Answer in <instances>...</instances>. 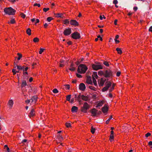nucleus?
<instances>
[{
    "label": "nucleus",
    "mask_w": 152,
    "mask_h": 152,
    "mask_svg": "<svg viewBox=\"0 0 152 152\" xmlns=\"http://www.w3.org/2000/svg\"><path fill=\"white\" fill-rule=\"evenodd\" d=\"M35 115V112L34 109L32 108L30 112L28 114V116L31 118V117H33Z\"/></svg>",
    "instance_id": "nucleus-13"
},
{
    "label": "nucleus",
    "mask_w": 152,
    "mask_h": 152,
    "mask_svg": "<svg viewBox=\"0 0 152 152\" xmlns=\"http://www.w3.org/2000/svg\"><path fill=\"white\" fill-rule=\"evenodd\" d=\"M4 12L6 14L9 15H14L16 12V10L11 7H6L4 9Z\"/></svg>",
    "instance_id": "nucleus-2"
},
{
    "label": "nucleus",
    "mask_w": 152,
    "mask_h": 152,
    "mask_svg": "<svg viewBox=\"0 0 152 152\" xmlns=\"http://www.w3.org/2000/svg\"><path fill=\"white\" fill-rule=\"evenodd\" d=\"M104 72L100 70L98 72V75H103L104 76Z\"/></svg>",
    "instance_id": "nucleus-27"
},
{
    "label": "nucleus",
    "mask_w": 152,
    "mask_h": 152,
    "mask_svg": "<svg viewBox=\"0 0 152 152\" xmlns=\"http://www.w3.org/2000/svg\"><path fill=\"white\" fill-rule=\"evenodd\" d=\"M77 110L78 107L75 106H73L71 109V111L72 113L77 112Z\"/></svg>",
    "instance_id": "nucleus-15"
},
{
    "label": "nucleus",
    "mask_w": 152,
    "mask_h": 152,
    "mask_svg": "<svg viewBox=\"0 0 152 152\" xmlns=\"http://www.w3.org/2000/svg\"><path fill=\"white\" fill-rule=\"evenodd\" d=\"M53 91L54 93H57L58 92V90L56 88L54 89L53 90Z\"/></svg>",
    "instance_id": "nucleus-41"
},
{
    "label": "nucleus",
    "mask_w": 152,
    "mask_h": 152,
    "mask_svg": "<svg viewBox=\"0 0 152 152\" xmlns=\"http://www.w3.org/2000/svg\"><path fill=\"white\" fill-rule=\"evenodd\" d=\"M121 72H118L116 73V76L118 77H119L120 76L121 74Z\"/></svg>",
    "instance_id": "nucleus-57"
},
{
    "label": "nucleus",
    "mask_w": 152,
    "mask_h": 152,
    "mask_svg": "<svg viewBox=\"0 0 152 152\" xmlns=\"http://www.w3.org/2000/svg\"><path fill=\"white\" fill-rule=\"evenodd\" d=\"M88 88L91 89L92 90H94V91H96V88H95L94 87L91 86H88Z\"/></svg>",
    "instance_id": "nucleus-33"
},
{
    "label": "nucleus",
    "mask_w": 152,
    "mask_h": 152,
    "mask_svg": "<svg viewBox=\"0 0 152 152\" xmlns=\"http://www.w3.org/2000/svg\"><path fill=\"white\" fill-rule=\"evenodd\" d=\"M102 110L103 113H105L107 112L108 111V108L105 105L102 108Z\"/></svg>",
    "instance_id": "nucleus-16"
},
{
    "label": "nucleus",
    "mask_w": 152,
    "mask_h": 152,
    "mask_svg": "<svg viewBox=\"0 0 152 152\" xmlns=\"http://www.w3.org/2000/svg\"><path fill=\"white\" fill-rule=\"evenodd\" d=\"M112 83H111L109 81H107L105 83V85H106V87H107L108 88L111 86Z\"/></svg>",
    "instance_id": "nucleus-17"
},
{
    "label": "nucleus",
    "mask_w": 152,
    "mask_h": 152,
    "mask_svg": "<svg viewBox=\"0 0 152 152\" xmlns=\"http://www.w3.org/2000/svg\"><path fill=\"white\" fill-rule=\"evenodd\" d=\"M31 30L30 28H28L26 31V33L29 35L31 34Z\"/></svg>",
    "instance_id": "nucleus-24"
},
{
    "label": "nucleus",
    "mask_w": 152,
    "mask_h": 152,
    "mask_svg": "<svg viewBox=\"0 0 152 152\" xmlns=\"http://www.w3.org/2000/svg\"><path fill=\"white\" fill-rule=\"evenodd\" d=\"M113 72L110 69H107L104 72V76L105 77H109L113 76Z\"/></svg>",
    "instance_id": "nucleus-3"
},
{
    "label": "nucleus",
    "mask_w": 152,
    "mask_h": 152,
    "mask_svg": "<svg viewBox=\"0 0 152 152\" xmlns=\"http://www.w3.org/2000/svg\"><path fill=\"white\" fill-rule=\"evenodd\" d=\"M89 108V106L87 103L85 102L84 103L83 106L81 107V111L84 113H86L87 110Z\"/></svg>",
    "instance_id": "nucleus-4"
},
{
    "label": "nucleus",
    "mask_w": 152,
    "mask_h": 152,
    "mask_svg": "<svg viewBox=\"0 0 152 152\" xmlns=\"http://www.w3.org/2000/svg\"><path fill=\"white\" fill-rule=\"evenodd\" d=\"M137 9H138V8L137 7H134L133 10L135 11H136L137 10Z\"/></svg>",
    "instance_id": "nucleus-59"
},
{
    "label": "nucleus",
    "mask_w": 152,
    "mask_h": 152,
    "mask_svg": "<svg viewBox=\"0 0 152 152\" xmlns=\"http://www.w3.org/2000/svg\"><path fill=\"white\" fill-rule=\"evenodd\" d=\"M116 50L118 54H121L122 53V51L121 48H117L116 49Z\"/></svg>",
    "instance_id": "nucleus-26"
},
{
    "label": "nucleus",
    "mask_w": 152,
    "mask_h": 152,
    "mask_svg": "<svg viewBox=\"0 0 152 152\" xmlns=\"http://www.w3.org/2000/svg\"><path fill=\"white\" fill-rule=\"evenodd\" d=\"M12 72L13 73V74L14 75H15L16 73V71L15 70V69H12Z\"/></svg>",
    "instance_id": "nucleus-55"
},
{
    "label": "nucleus",
    "mask_w": 152,
    "mask_h": 152,
    "mask_svg": "<svg viewBox=\"0 0 152 152\" xmlns=\"http://www.w3.org/2000/svg\"><path fill=\"white\" fill-rule=\"evenodd\" d=\"M92 79L93 83H94V85L95 86H97V84L96 83V80L94 77H93Z\"/></svg>",
    "instance_id": "nucleus-23"
},
{
    "label": "nucleus",
    "mask_w": 152,
    "mask_h": 152,
    "mask_svg": "<svg viewBox=\"0 0 152 152\" xmlns=\"http://www.w3.org/2000/svg\"><path fill=\"white\" fill-rule=\"evenodd\" d=\"M64 23L65 24L69 23L70 22L68 19H66L64 21Z\"/></svg>",
    "instance_id": "nucleus-37"
},
{
    "label": "nucleus",
    "mask_w": 152,
    "mask_h": 152,
    "mask_svg": "<svg viewBox=\"0 0 152 152\" xmlns=\"http://www.w3.org/2000/svg\"><path fill=\"white\" fill-rule=\"evenodd\" d=\"M25 102L26 103H29L30 102V99H27L25 101Z\"/></svg>",
    "instance_id": "nucleus-61"
},
{
    "label": "nucleus",
    "mask_w": 152,
    "mask_h": 152,
    "mask_svg": "<svg viewBox=\"0 0 152 152\" xmlns=\"http://www.w3.org/2000/svg\"><path fill=\"white\" fill-rule=\"evenodd\" d=\"M103 64L106 66H109L108 63L107 61H104L103 63Z\"/></svg>",
    "instance_id": "nucleus-48"
},
{
    "label": "nucleus",
    "mask_w": 152,
    "mask_h": 152,
    "mask_svg": "<svg viewBox=\"0 0 152 152\" xmlns=\"http://www.w3.org/2000/svg\"><path fill=\"white\" fill-rule=\"evenodd\" d=\"M8 104L9 106L10 107H12L13 104V101L12 100H10L9 101Z\"/></svg>",
    "instance_id": "nucleus-19"
},
{
    "label": "nucleus",
    "mask_w": 152,
    "mask_h": 152,
    "mask_svg": "<svg viewBox=\"0 0 152 152\" xmlns=\"http://www.w3.org/2000/svg\"><path fill=\"white\" fill-rule=\"evenodd\" d=\"M118 3V1L117 0H114L113 2V3L115 5L116 4Z\"/></svg>",
    "instance_id": "nucleus-54"
},
{
    "label": "nucleus",
    "mask_w": 152,
    "mask_h": 152,
    "mask_svg": "<svg viewBox=\"0 0 152 152\" xmlns=\"http://www.w3.org/2000/svg\"><path fill=\"white\" fill-rule=\"evenodd\" d=\"M53 18H51V17H48L47 18V20L49 22H50L52 20H53Z\"/></svg>",
    "instance_id": "nucleus-39"
},
{
    "label": "nucleus",
    "mask_w": 152,
    "mask_h": 152,
    "mask_svg": "<svg viewBox=\"0 0 152 152\" xmlns=\"http://www.w3.org/2000/svg\"><path fill=\"white\" fill-rule=\"evenodd\" d=\"M88 98L89 97L88 96H85L83 95H81L82 99L85 101H87L88 100Z\"/></svg>",
    "instance_id": "nucleus-14"
},
{
    "label": "nucleus",
    "mask_w": 152,
    "mask_h": 152,
    "mask_svg": "<svg viewBox=\"0 0 152 152\" xmlns=\"http://www.w3.org/2000/svg\"><path fill=\"white\" fill-rule=\"evenodd\" d=\"M86 86L84 84L81 83L80 84L79 86V89L80 90L83 91L86 88Z\"/></svg>",
    "instance_id": "nucleus-10"
},
{
    "label": "nucleus",
    "mask_w": 152,
    "mask_h": 152,
    "mask_svg": "<svg viewBox=\"0 0 152 152\" xmlns=\"http://www.w3.org/2000/svg\"><path fill=\"white\" fill-rule=\"evenodd\" d=\"M23 71V75H26V74L28 75V73L27 72H25V71Z\"/></svg>",
    "instance_id": "nucleus-58"
},
{
    "label": "nucleus",
    "mask_w": 152,
    "mask_h": 152,
    "mask_svg": "<svg viewBox=\"0 0 152 152\" xmlns=\"http://www.w3.org/2000/svg\"><path fill=\"white\" fill-rule=\"evenodd\" d=\"M81 95H81L80 94L77 97V100L79 102H80L81 101L80 100V98H81Z\"/></svg>",
    "instance_id": "nucleus-29"
},
{
    "label": "nucleus",
    "mask_w": 152,
    "mask_h": 152,
    "mask_svg": "<svg viewBox=\"0 0 152 152\" xmlns=\"http://www.w3.org/2000/svg\"><path fill=\"white\" fill-rule=\"evenodd\" d=\"M149 31L152 32V26L150 27L149 29Z\"/></svg>",
    "instance_id": "nucleus-64"
},
{
    "label": "nucleus",
    "mask_w": 152,
    "mask_h": 152,
    "mask_svg": "<svg viewBox=\"0 0 152 152\" xmlns=\"http://www.w3.org/2000/svg\"><path fill=\"white\" fill-rule=\"evenodd\" d=\"M112 118V115L111 116H110V117L106 121V123L107 124H108L109 123V122L110 121V120Z\"/></svg>",
    "instance_id": "nucleus-36"
},
{
    "label": "nucleus",
    "mask_w": 152,
    "mask_h": 152,
    "mask_svg": "<svg viewBox=\"0 0 152 152\" xmlns=\"http://www.w3.org/2000/svg\"><path fill=\"white\" fill-rule=\"evenodd\" d=\"M58 138L60 140L61 139L62 140L63 139V137L60 135L58 136Z\"/></svg>",
    "instance_id": "nucleus-60"
},
{
    "label": "nucleus",
    "mask_w": 152,
    "mask_h": 152,
    "mask_svg": "<svg viewBox=\"0 0 152 152\" xmlns=\"http://www.w3.org/2000/svg\"><path fill=\"white\" fill-rule=\"evenodd\" d=\"M97 110L96 109L94 108L90 111V112L91 113L92 115L94 116H96L97 115Z\"/></svg>",
    "instance_id": "nucleus-12"
},
{
    "label": "nucleus",
    "mask_w": 152,
    "mask_h": 152,
    "mask_svg": "<svg viewBox=\"0 0 152 152\" xmlns=\"http://www.w3.org/2000/svg\"><path fill=\"white\" fill-rule=\"evenodd\" d=\"M64 86H65V88L67 89H69L70 88V86L69 85H65Z\"/></svg>",
    "instance_id": "nucleus-49"
},
{
    "label": "nucleus",
    "mask_w": 152,
    "mask_h": 152,
    "mask_svg": "<svg viewBox=\"0 0 152 152\" xmlns=\"http://www.w3.org/2000/svg\"><path fill=\"white\" fill-rule=\"evenodd\" d=\"M99 18L101 20H102L103 18L105 19L106 17L104 16V15H100L99 17Z\"/></svg>",
    "instance_id": "nucleus-45"
},
{
    "label": "nucleus",
    "mask_w": 152,
    "mask_h": 152,
    "mask_svg": "<svg viewBox=\"0 0 152 152\" xmlns=\"http://www.w3.org/2000/svg\"><path fill=\"white\" fill-rule=\"evenodd\" d=\"M32 98V99H33L34 102H35L37 100V97L36 96H33Z\"/></svg>",
    "instance_id": "nucleus-42"
},
{
    "label": "nucleus",
    "mask_w": 152,
    "mask_h": 152,
    "mask_svg": "<svg viewBox=\"0 0 152 152\" xmlns=\"http://www.w3.org/2000/svg\"><path fill=\"white\" fill-rule=\"evenodd\" d=\"M148 145L152 148V141H150L148 142Z\"/></svg>",
    "instance_id": "nucleus-51"
},
{
    "label": "nucleus",
    "mask_w": 152,
    "mask_h": 152,
    "mask_svg": "<svg viewBox=\"0 0 152 152\" xmlns=\"http://www.w3.org/2000/svg\"><path fill=\"white\" fill-rule=\"evenodd\" d=\"M54 15L56 16V17L57 18H63L62 15L63 14L62 13H57L55 14Z\"/></svg>",
    "instance_id": "nucleus-18"
},
{
    "label": "nucleus",
    "mask_w": 152,
    "mask_h": 152,
    "mask_svg": "<svg viewBox=\"0 0 152 152\" xmlns=\"http://www.w3.org/2000/svg\"><path fill=\"white\" fill-rule=\"evenodd\" d=\"M115 41L116 43L118 44L119 42V41L116 39H115Z\"/></svg>",
    "instance_id": "nucleus-63"
},
{
    "label": "nucleus",
    "mask_w": 152,
    "mask_h": 152,
    "mask_svg": "<svg viewBox=\"0 0 152 152\" xmlns=\"http://www.w3.org/2000/svg\"><path fill=\"white\" fill-rule=\"evenodd\" d=\"M72 32L71 28H68L66 29L64 31L63 33L65 36H68L70 35Z\"/></svg>",
    "instance_id": "nucleus-7"
},
{
    "label": "nucleus",
    "mask_w": 152,
    "mask_h": 152,
    "mask_svg": "<svg viewBox=\"0 0 152 152\" xmlns=\"http://www.w3.org/2000/svg\"><path fill=\"white\" fill-rule=\"evenodd\" d=\"M88 68L86 65L84 64H80L78 66L77 71L80 74L85 73Z\"/></svg>",
    "instance_id": "nucleus-1"
},
{
    "label": "nucleus",
    "mask_w": 152,
    "mask_h": 152,
    "mask_svg": "<svg viewBox=\"0 0 152 152\" xmlns=\"http://www.w3.org/2000/svg\"><path fill=\"white\" fill-rule=\"evenodd\" d=\"M95 130L96 129L95 128H94L93 126L91 127V131L93 134H94V133Z\"/></svg>",
    "instance_id": "nucleus-30"
},
{
    "label": "nucleus",
    "mask_w": 152,
    "mask_h": 152,
    "mask_svg": "<svg viewBox=\"0 0 152 152\" xmlns=\"http://www.w3.org/2000/svg\"><path fill=\"white\" fill-rule=\"evenodd\" d=\"M107 80H107L105 79V80H104L103 78H101L100 81L99 82H98L99 85L100 86H103L105 81Z\"/></svg>",
    "instance_id": "nucleus-11"
},
{
    "label": "nucleus",
    "mask_w": 152,
    "mask_h": 152,
    "mask_svg": "<svg viewBox=\"0 0 152 152\" xmlns=\"http://www.w3.org/2000/svg\"><path fill=\"white\" fill-rule=\"evenodd\" d=\"M27 85V83L26 82L25 80H23L22 81V84H21V87H25Z\"/></svg>",
    "instance_id": "nucleus-20"
},
{
    "label": "nucleus",
    "mask_w": 152,
    "mask_h": 152,
    "mask_svg": "<svg viewBox=\"0 0 152 152\" xmlns=\"http://www.w3.org/2000/svg\"><path fill=\"white\" fill-rule=\"evenodd\" d=\"M70 23L72 25L75 26H78L79 25L78 23L75 20H71L70 21Z\"/></svg>",
    "instance_id": "nucleus-8"
},
{
    "label": "nucleus",
    "mask_w": 152,
    "mask_h": 152,
    "mask_svg": "<svg viewBox=\"0 0 152 152\" xmlns=\"http://www.w3.org/2000/svg\"><path fill=\"white\" fill-rule=\"evenodd\" d=\"M86 83L88 84L93 85V83L91 80V76H87L86 80Z\"/></svg>",
    "instance_id": "nucleus-9"
},
{
    "label": "nucleus",
    "mask_w": 152,
    "mask_h": 152,
    "mask_svg": "<svg viewBox=\"0 0 152 152\" xmlns=\"http://www.w3.org/2000/svg\"><path fill=\"white\" fill-rule=\"evenodd\" d=\"M71 124L70 123H66V126L67 127H69L71 126Z\"/></svg>",
    "instance_id": "nucleus-40"
},
{
    "label": "nucleus",
    "mask_w": 152,
    "mask_h": 152,
    "mask_svg": "<svg viewBox=\"0 0 152 152\" xmlns=\"http://www.w3.org/2000/svg\"><path fill=\"white\" fill-rule=\"evenodd\" d=\"M151 135V134L150 133L148 132L145 134V136L146 137H148V136H150Z\"/></svg>",
    "instance_id": "nucleus-52"
},
{
    "label": "nucleus",
    "mask_w": 152,
    "mask_h": 152,
    "mask_svg": "<svg viewBox=\"0 0 152 152\" xmlns=\"http://www.w3.org/2000/svg\"><path fill=\"white\" fill-rule=\"evenodd\" d=\"M115 86V84L114 83H113V84L112 87L109 90L110 92H111L113 91V90L114 89Z\"/></svg>",
    "instance_id": "nucleus-32"
},
{
    "label": "nucleus",
    "mask_w": 152,
    "mask_h": 152,
    "mask_svg": "<svg viewBox=\"0 0 152 152\" xmlns=\"http://www.w3.org/2000/svg\"><path fill=\"white\" fill-rule=\"evenodd\" d=\"M49 9H50L49 8H44L43 9V10L44 12H47V11L49 10Z\"/></svg>",
    "instance_id": "nucleus-44"
},
{
    "label": "nucleus",
    "mask_w": 152,
    "mask_h": 152,
    "mask_svg": "<svg viewBox=\"0 0 152 152\" xmlns=\"http://www.w3.org/2000/svg\"><path fill=\"white\" fill-rule=\"evenodd\" d=\"M20 15L21 17L23 18H24L26 17V15L23 13H21Z\"/></svg>",
    "instance_id": "nucleus-46"
},
{
    "label": "nucleus",
    "mask_w": 152,
    "mask_h": 152,
    "mask_svg": "<svg viewBox=\"0 0 152 152\" xmlns=\"http://www.w3.org/2000/svg\"><path fill=\"white\" fill-rule=\"evenodd\" d=\"M33 6H38V7H39L40 6V4H37V3H35Z\"/></svg>",
    "instance_id": "nucleus-53"
},
{
    "label": "nucleus",
    "mask_w": 152,
    "mask_h": 152,
    "mask_svg": "<svg viewBox=\"0 0 152 152\" xmlns=\"http://www.w3.org/2000/svg\"><path fill=\"white\" fill-rule=\"evenodd\" d=\"M114 136L113 135L110 134V140L111 142L113 140Z\"/></svg>",
    "instance_id": "nucleus-31"
},
{
    "label": "nucleus",
    "mask_w": 152,
    "mask_h": 152,
    "mask_svg": "<svg viewBox=\"0 0 152 152\" xmlns=\"http://www.w3.org/2000/svg\"><path fill=\"white\" fill-rule=\"evenodd\" d=\"M39 39L37 37H35L33 39V41L35 42H37L39 41Z\"/></svg>",
    "instance_id": "nucleus-35"
},
{
    "label": "nucleus",
    "mask_w": 152,
    "mask_h": 152,
    "mask_svg": "<svg viewBox=\"0 0 152 152\" xmlns=\"http://www.w3.org/2000/svg\"><path fill=\"white\" fill-rule=\"evenodd\" d=\"M45 50L44 49L41 48L40 49V50L39 52V54H41L43 52V51Z\"/></svg>",
    "instance_id": "nucleus-43"
},
{
    "label": "nucleus",
    "mask_w": 152,
    "mask_h": 152,
    "mask_svg": "<svg viewBox=\"0 0 152 152\" xmlns=\"http://www.w3.org/2000/svg\"><path fill=\"white\" fill-rule=\"evenodd\" d=\"M27 141V140H26V139H24L21 142L22 143H24V142H26Z\"/></svg>",
    "instance_id": "nucleus-62"
},
{
    "label": "nucleus",
    "mask_w": 152,
    "mask_h": 152,
    "mask_svg": "<svg viewBox=\"0 0 152 152\" xmlns=\"http://www.w3.org/2000/svg\"><path fill=\"white\" fill-rule=\"evenodd\" d=\"M93 69L95 70L102 69L103 66L101 64H92V65Z\"/></svg>",
    "instance_id": "nucleus-5"
},
{
    "label": "nucleus",
    "mask_w": 152,
    "mask_h": 152,
    "mask_svg": "<svg viewBox=\"0 0 152 152\" xmlns=\"http://www.w3.org/2000/svg\"><path fill=\"white\" fill-rule=\"evenodd\" d=\"M108 89V88H107V87L105 86L103 88L102 90V92H105V91H107Z\"/></svg>",
    "instance_id": "nucleus-38"
},
{
    "label": "nucleus",
    "mask_w": 152,
    "mask_h": 152,
    "mask_svg": "<svg viewBox=\"0 0 152 152\" xmlns=\"http://www.w3.org/2000/svg\"><path fill=\"white\" fill-rule=\"evenodd\" d=\"M17 55L18 56L17 58L18 60H19L22 57V55L21 53H18L17 54Z\"/></svg>",
    "instance_id": "nucleus-28"
},
{
    "label": "nucleus",
    "mask_w": 152,
    "mask_h": 152,
    "mask_svg": "<svg viewBox=\"0 0 152 152\" xmlns=\"http://www.w3.org/2000/svg\"><path fill=\"white\" fill-rule=\"evenodd\" d=\"M71 97V95H68L66 97V100L68 101H70Z\"/></svg>",
    "instance_id": "nucleus-34"
},
{
    "label": "nucleus",
    "mask_w": 152,
    "mask_h": 152,
    "mask_svg": "<svg viewBox=\"0 0 152 152\" xmlns=\"http://www.w3.org/2000/svg\"><path fill=\"white\" fill-rule=\"evenodd\" d=\"M71 36L72 37L75 39H79L80 37V34L77 32H74L71 34Z\"/></svg>",
    "instance_id": "nucleus-6"
},
{
    "label": "nucleus",
    "mask_w": 152,
    "mask_h": 152,
    "mask_svg": "<svg viewBox=\"0 0 152 152\" xmlns=\"http://www.w3.org/2000/svg\"><path fill=\"white\" fill-rule=\"evenodd\" d=\"M92 77V78H93V77H94V78L95 77V78L97 79L98 77L97 75V72H94Z\"/></svg>",
    "instance_id": "nucleus-25"
},
{
    "label": "nucleus",
    "mask_w": 152,
    "mask_h": 152,
    "mask_svg": "<svg viewBox=\"0 0 152 152\" xmlns=\"http://www.w3.org/2000/svg\"><path fill=\"white\" fill-rule=\"evenodd\" d=\"M69 69L70 71H75L76 69V68L74 67H71V68Z\"/></svg>",
    "instance_id": "nucleus-47"
},
{
    "label": "nucleus",
    "mask_w": 152,
    "mask_h": 152,
    "mask_svg": "<svg viewBox=\"0 0 152 152\" xmlns=\"http://www.w3.org/2000/svg\"><path fill=\"white\" fill-rule=\"evenodd\" d=\"M76 76L78 78H81L82 77L81 75L77 73L76 74Z\"/></svg>",
    "instance_id": "nucleus-56"
},
{
    "label": "nucleus",
    "mask_w": 152,
    "mask_h": 152,
    "mask_svg": "<svg viewBox=\"0 0 152 152\" xmlns=\"http://www.w3.org/2000/svg\"><path fill=\"white\" fill-rule=\"evenodd\" d=\"M15 20L14 19H12L10 20V23L12 24L14 23H15Z\"/></svg>",
    "instance_id": "nucleus-50"
},
{
    "label": "nucleus",
    "mask_w": 152,
    "mask_h": 152,
    "mask_svg": "<svg viewBox=\"0 0 152 152\" xmlns=\"http://www.w3.org/2000/svg\"><path fill=\"white\" fill-rule=\"evenodd\" d=\"M25 66H20L17 65V68L19 70H22L23 71V69L24 68Z\"/></svg>",
    "instance_id": "nucleus-21"
},
{
    "label": "nucleus",
    "mask_w": 152,
    "mask_h": 152,
    "mask_svg": "<svg viewBox=\"0 0 152 152\" xmlns=\"http://www.w3.org/2000/svg\"><path fill=\"white\" fill-rule=\"evenodd\" d=\"M104 104L103 101H101L100 102H99L97 104V106H96V107H101L102 106L103 104Z\"/></svg>",
    "instance_id": "nucleus-22"
}]
</instances>
